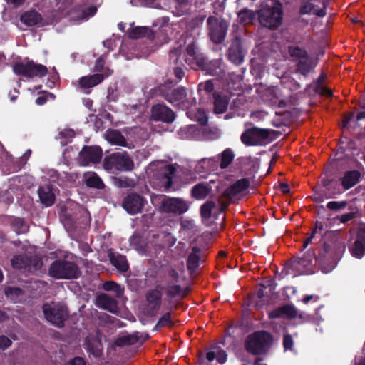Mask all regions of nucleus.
I'll list each match as a JSON object with an SVG mask.
<instances>
[{
    "label": "nucleus",
    "instance_id": "obj_1",
    "mask_svg": "<svg viewBox=\"0 0 365 365\" xmlns=\"http://www.w3.org/2000/svg\"><path fill=\"white\" fill-rule=\"evenodd\" d=\"M175 172V169L173 165L163 160L150 163L145 170L148 177L159 180L165 189L171 187Z\"/></svg>",
    "mask_w": 365,
    "mask_h": 365
},
{
    "label": "nucleus",
    "instance_id": "obj_2",
    "mask_svg": "<svg viewBox=\"0 0 365 365\" xmlns=\"http://www.w3.org/2000/svg\"><path fill=\"white\" fill-rule=\"evenodd\" d=\"M151 202L153 204L160 202V209L162 212L181 215L187 211L189 204L181 198L168 197L164 195H152Z\"/></svg>",
    "mask_w": 365,
    "mask_h": 365
},
{
    "label": "nucleus",
    "instance_id": "obj_3",
    "mask_svg": "<svg viewBox=\"0 0 365 365\" xmlns=\"http://www.w3.org/2000/svg\"><path fill=\"white\" fill-rule=\"evenodd\" d=\"M260 24L268 28L278 27L282 21V5L274 1L272 6L263 8L259 14Z\"/></svg>",
    "mask_w": 365,
    "mask_h": 365
},
{
    "label": "nucleus",
    "instance_id": "obj_4",
    "mask_svg": "<svg viewBox=\"0 0 365 365\" xmlns=\"http://www.w3.org/2000/svg\"><path fill=\"white\" fill-rule=\"evenodd\" d=\"M48 274L56 279H75L80 272L75 264L66 260H56L50 266Z\"/></svg>",
    "mask_w": 365,
    "mask_h": 365
},
{
    "label": "nucleus",
    "instance_id": "obj_5",
    "mask_svg": "<svg viewBox=\"0 0 365 365\" xmlns=\"http://www.w3.org/2000/svg\"><path fill=\"white\" fill-rule=\"evenodd\" d=\"M104 168L110 172L115 170L130 171L134 168V163L125 152L115 153L104 160Z\"/></svg>",
    "mask_w": 365,
    "mask_h": 365
},
{
    "label": "nucleus",
    "instance_id": "obj_6",
    "mask_svg": "<svg viewBox=\"0 0 365 365\" xmlns=\"http://www.w3.org/2000/svg\"><path fill=\"white\" fill-rule=\"evenodd\" d=\"M272 341V336L266 331H257L246 341V349L249 352L259 354L264 352Z\"/></svg>",
    "mask_w": 365,
    "mask_h": 365
},
{
    "label": "nucleus",
    "instance_id": "obj_7",
    "mask_svg": "<svg viewBox=\"0 0 365 365\" xmlns=\"http://www.w3.org/2000/svg\"><path fill=\"white\" fill-rule=\"evenodd\" d=\"M103 60L102 58L98 59L96 62L95 69L96 71H101V73L81 78L78 81L79 86L81 88H92L101 83L105 78L110 76L112 71L108 68H103Z\"/></svg>",
    "mask_w": 365,
    "mask_h": 365
},
{
    "label": "nucleus",
    "instance_id": "obj_8",
    "mask_svg": "<svg viewBox=\"0 0 365 365\" xmlns=\"http://www.w3.org/2000/svg\"><path fill=\"white\" fill-rule=\"evenodd\" d=\"M241 140L247 146L263 145L269 143V133L267 130L252 128L242 134Z\"/></svg>",
    "mask_w": 365,
    "mask_h": 365
},
{
    "label": "nucleus",
    "instance_id": "obj_9",
    "mask_svg": "<svg viewBox=\"0 0 365 365\" xmlns=\"http://www.w3.org/2000/svg\"><path fill=\"white\" fill-rule=\"evenodd\" d=\"M43 313L48 321L56 327H62L67 317V309L61 304L52 302L43 306Z\"/></svg>",
    "mask_w": 365,
    "mask_h": 365
},
{
    "label": "nucleus",
    "instance_id": "obj_10",
    "mask_svg": "<svg viewBox=\"0 0 365 365\" xmlns=\"http://www.w3.org/2000/svg\"><path fill=\"white\" fill-rule=\"evenodd\" d=\"M13 70L15 73L28 78L34 76L43 77L48 73V69L45 66L34 62H29L26 64L17 63L14 66Z\"/></svg>",
    "mask_w": 365,
    "mask_h": 365
},
{
    "label": "nucleus",
    "instance_id": "obj_11",
    "mask_svg": "<svg viewBox=\"0 0 365 365\" xmlns=\"http://www.w3.org/2000/svg\"><path fill=\"white\" fill-rule=\"evenodd\" d=\"M209 34L212 41L215 43H221L225 36L227 24L225 21L215 16H210L207 20Z\"/></svg>",
    "mask_w": 365,
    "mask_h": 365
},
{
    "label": "nucleus",
    "instance_id": "obj_12",
    "mask_svg": "<svg viewBox=\"0 0 365 365\" xmlns=\"http://www.w3.org/2000/svg\"><path fill=\"white\" fill-rule=\"evenodd\" d=\"M11 265L15 269H20L24 272H34L41 269L43 262L38 257H34L33 259L29 260L22 255H17L12 259Z\"/></svg>",
    "mask_w": 365,
    "mask_h": 365
},
{
    "label": "nucleus",
    "instance_id": "obj_13",
    "mask_svg": "<svg viewBox=\"0 0 365 365\" xmlns=\"http://www.w3.org/2000/svg\"><path fill=\"white\" fill-rule=\"evenodd\" d=\"M145 203V200L141 196L130 194L124 199L123 207L128 213L134 215L141 212Z\"/></svg>",
    "mask_w": 365,
    "mask_h": 365
},
{
    "label": "nucleus",
    "instance_id": "obj_14",
    "mask_svg": "<svg viewBox=\"0 0 365 365\" xmlns=\"http://www.w3.org/2000/svg\"><path fill=\"white\" fill-rule=\"evenodd\" d=\"M165 98L174 106H180L182 109H187L186 96L187 93L184 88L173 89L163 94Z\"/></svg>",
    "mask_w": 365,
    "mask_h": 365
},
{
    "label": "nucleus",
    "instance_id": "obj_15",
    "mask_svg": "<svg viewBox=\"0 0 365 365\" xmlns=\"http://www.w3.org/2000/svg\"><path fill=\"white\" fill-rule=\"evenodd\" d=\"M101 157L102 150L98 146L84 147L80 153V160L83 165L90 163H98L101 160Z\"/></svg>",
    "mask_w": 365,
    "mask_h": 365
},
{
    "label": "nucleus",
    "instance_id": "obj_16",
    "mask_svg": "<svg viewBox=\"0 0 365 365\" xmlns=\"http://www.w3.org/2000/svg\"><path fill=\"white\" fill-rule=\"evenodd\" d=\"M151 118L155 120L171 123L175 120V114L168 107L157 104L152 108Z\"/></svg>",
    "mask_w": 365,
    "mask_h": 365
},
{
    "label": "nucleus",
    "instance_id": "obj_17",
    "mask_svg": "<svg viewBox=\"0 0 365 365\" xmlns=\"http://www.w3.org/2000/svg\"><path fill=\"white\" fill-rule=\"evenodd\" d=\"M349 250L352 256L356 258L360 259L365 255V226L359 228L356 238Z\"/></svg>",
    "mask_w": 365,
    "mask_h": 365
},
{
    "label": "nucleus",
    "instance_id": "obj_18",
    "mask_svg": "<svg viewBox=\"0 0 365 365\" xmlns=\"http://www.w3.org/2000/svg\"><path fill=\"white\" fill-rule=\"evenodd\" d=\"M96 305L103 309L108 310L112 313L118 312V306L116 301L109 295L103 294L96 298Z\"/></svg>",
    "mask_w": 365,
    "mask_h": 365
},
{
    "label": "nucleus",
    "instance_id": "obj_19",
    "mask_svg": "<svg viewBox=\"0 0 365 365\" xmlns=\"http://www.w3.org/2000/svg\"><path fill=\"white\" fill-rule=\"evenodd\" d=\"M185 61L194 69L200 68L202 66V60L197 54L196 47L193 43L189 45L186 49Z\"/></svg>",
    "mask_w": 365,
    "mask_h": 365
},
{
    "label": "nucleus",
    "instance_id": "obj_20",
    "mask_svg": "<svg viewBox=\"0 0 365 365\" xmlns=\"http://www.w3.org/2000/svg\"><path fill=\"white\" fill-rule=\"evenodd\" d=\"M297 314L296 308L293 306L287 305L277 309L269 313L271 318H287L292 319Z\"/></svg>",
    "mask_w": 365,
    "mask_h": 365
},
{
    "label": "nucleus",
    "instance_id": "obj_21",
    "mask_svg": "<svg viewBox=\"0 0 365 365\" xmlns=\"http://www.w3.org/2000/svg\"><path fill=\"white\" fill-rule=\"evenodd\" d=\"M84 348L88 352L98 356L101 351V340L98 336H89L85 340Z\"/></svg>",
    "mask_w": 365,
    "mask_h": 365
},
{
    "label": "nucleus",
    "instance_id": "obj_22",
    "mask_svg": "<svg viewBox=\"0 0 365 365\" xmlns=\"http://www.w3.org/2000/svg\"><path fill=\"white\" fill-rule=\"evenodd\" d=\"M301 14H314L319 17H323L326 15L324 9H318L317 6L314 5L311 1H306L302 3L300 7Z\"/></svg>",
    "mask_w": 365,
    "mask_h": 365
},
{
    "label": "nucleus",
    "instance_id": "obj_23",
    "mask_svg": "<svg viewBox=\"0 0 365 365\" xmlns=\"http://www.w3.org/2000/svg\"><path fill=\"white\" fill-rule=\"evenodd\" d=\"M38 195L41 202L48 207L53 204L55 195L50 186H42L38 189Z\"/></svg>",
    "mask_w": 365,
    "mask_h": 365
},
{
    "label": "nucleus",
    "instance_id": "obj_24",
    "mask_svg": "<svg viewBox=\"0 0 365 365\" xmlns=\"http://www.w3.org/2000/svg\"><path fill=\"white\" fill-rule=\"evenodd\" d=\"M360 173L358 171L353 170L346 173L341 180L342 186L345 190H348L354 186L359 180Z\"/></svg>",
    "mask_w": 365,
    "mask_h": 365
},
{
    "label": "nucleus",
    "instance_id": "obj_25",
    "mask_svg": "<svg viewBox=\"0 0 365 365\" xmlns=\"http://www.w3.org/2000/svg\"><path fill=\"white\" fill-rule=\"evenodd\" d=\"M229 59L235 64H240L242 62L244 55L238 42L234 43L229 49Z\"/></svg>",
    "mask_w": 365,
    "mask_h": 365
},
{
    "label": "nucleus",
    "instance_id": "obj_26",
    "mask_svg": "<svg viewBox=\"0 0 365 365\" xmlns=\"http://www.w3.org/2000/svg\"><path fill=\"white\" fill-rule=\"evenodd\" d=\"M106 139L111 144L115 145L125 146V138L121 133L115 130H108L105 135Z\"/></svg>",
    "mask_w": 365,
    "mask_h": 365
},
{
    "label": "nucleus",
    "instance_id": "obj_27",
    "mask_svg": "<svg viewBox=\"0 0 365 365\" xmlns=\"http://www.w3.org/2000/svg\"><path fill=\"white\" fill-rule=\"evenodd\" d=\"M83 179L86 184L89 187L98 189H101L103 187V182L95 173L88 172L85 173Z\"/></svg>",
    "mask_w": 365,
    "mask_h": 365
},
{
    "label": "nucleus",
    "instance_id": "obj_28",
    "mask_svg": "<svg viewBox=\"0 0 365 365\" xmlns=\"http://www.w3.org/2000/svg\"><path fill=\"white\" fill-rule=\"evenodd\" d=\"M111 264L119 271L125 272L128 268V264L125 257L118 254H111L110 255Z\"/></svg>",
    "mask_w": 365,
    "mask_h": 365
},
{
    "label": "nucleus",
    "instance_id": "obj_29",
    "mask_svg": "<svg viewBox=\"0 0 365 365\" xmlns=\"http://www.w3.org/2000/svg\"><path fill=\"white\" fill-rule=\"evenodd\" d=\"M21 20L26 25L31 26L38 24L41 21V18L38 13L34 11H31L22 15Z\"/></svg>",
    "mask_w": 365,
    "mask_h": 365
},
{
    "label": "nucleus",
    "instance_id": "obj_30",
    "mask_svg": "<svg viewBox=\"0 0 365 365\" xmlns=\"http://www.w3.org/2000/svg\"><path fill=\"white\" fill-rule=\"evenodd\" d=\"M187 115L192 120L199 122L200 124H205L207 121L206 113L202 109L195 110L193 108H187Z\"/></svg>",
    "mask_w": 365,
    "mask_h": 365
},
{
    "label": "nucleus",
    "instance_id": "obj_31",
    "mask_svg": "<svg viewBox=\"0 0 365 365\" xmlns=\"http://www.w3.org/2000/svg\"><path fill=\"white\" fill-rule=\"evenodd\" d=\"M206 358L210 361L216 359L220 364H223L227 360V354L225 351L214 348L212 350L207 351Z\"/></svg>",
    "mask_w": 365,
    "mask_h": 365
},
{
    "label": "nucleus",
    "instance_id": "obj_32",
    "mask_svg": "<svg viewBox=\"0 0 365 365\" xmlns=\"http://www.w3.org/2000/svg\"><path fill=\"white\" fill-rule=\"evenodd\" d=\"M200 250L195 247L190 254L187 259V268L190 272H194L199 265Z\"/></svg>",
    "mask_w": 365,
    "mask_h": 365
},
{
    "label": "nucleus",
    "instance_id": "obj_33",
    "mask_svg": "<svg viewBox=\"0 0 365 365\" xmlns=\"http://www.w3.org/2000/svg\"><path fill=\"white\" fill-rule=\"evenodd\" d=\"M210 192V189L204 184H199L195 186L192 189V196L197 200L205 199Z\"/></svg>",
    "mask_w": 365,
    "mask_h": 365
},
{
    "label": "nucleus",
    "instance_id": "obj_34",
    "mask_svg": "<svg viewBox=\"0 0 365 365\" xmlns=\"http://www.w3.org/2000/svg\"><path fill=\"white\" fill-rule=\"evenodd\" d=\"M235 155L233 151L230 149H225L220 155V166L222 169H225L232 162Z\"/></svg>",
    "mask_w": 365,
    "mask_h": 365
},
{
    "label": "nucleus",
    "instance_id": "obj_35",
    "mask_svg": "<svg viewBox=\"0 0 365 365\" xmlns=\"http://www.w3.org/2000/svg\"><path fill=\"white\" fill-rule=\"evenodd\" d=\"M227 100L225 97L218 95L215 96L214 110L216 113H224L227 107Z\"/></svg>",
    "mask_w": 365,
    "mask_h": 365
},
{
    "label": "nucleus",
    "instance_id": "obj_36",
    "mask_svg": "<svg viewBox=\"0 0 365 365\" xmlns=\"http://www.w3.org/2000/svg\"><path fill=\"white\" fill-rule=\"evenodd\" d=\"M249 185L250 182L247 179H240L231 186L230 192L233 195H237L247 190Z\"/></svg>",
    "mask_w": 365,
    "mask_h": 365
},
{
    "label": "nucleus",
    "instance_id": "obj_37",
    "mask_svg": "<svg viewBox=\"0 0 365 365\" xmlns=\"http://www.w3.org/2000/svg\"><path fill=\"white\" fill-rule=\"evenodd\" d=\"M199 165L205 170L212 171L218 167V159L212 158H204L199 162Z\"/></svg>",
    "mask_w": 365,
    "mask_h": 365
},
{
    "label": "nucleus",
    "instance_id": "obj_38",
    "mask_svg": "<svg viewBox=\"0 0 365 365\" xmlns=\"http://www.w3.org/2000/svg\"><path fill=\"white\" fill-rule=\"evenodd\" d=\"M74 135L75 133L72 129L64 128L59 131L57 138L60 140L62 145H65Z\"/></svg>",
    "mask_w": 365,
    "mask_h": 365
},
{
    "label": "nucleus",
    "instance_id": "obj_39",
    "mask_svg": "<svg viewBox=\"0 0 365 365\" xmlns=\"http://www.w3.org/2000/svg\"><path fill=\"white\" fill-rule=\"evenodd\" d=\"M5 294L9 299L16 302L21 299L23 292L19 288L9 287L6 289Z\"/></svg>",
    "mask_w": 365,
    "mask_h": 365
},
{
    "label": "nucleus",
    "instance_id": "obj_40",
    "mask_svg": "<svg viewBox=\"0 0 365 365\" xmlns=\"http://www.w3.org/2000/svg\"><path fill=\"white\" fill-rule=\"evenodd\" d=\"M255 18V14L249 9L242 10L238 13V19L244 24L252 23Z\"/></svg>",
    "mask_w": 365,
    "mask_h": 365
},
{
    "label": "nucleus",
    "instance_id": "obj_41",
    "mask_svg": "<svg viewBox=\"0 0 365 365\" xmlns=\"http://www.w3.org/2000/svg\"><path fill=\"white\" fill-rule=\"evenodd\" d=\"M103 288L106 291H114L118 297L122 295L124 292L123 287L112 281L106 282L103 284Z\"/></svg>",
    "mask_w": 365,
    "mask_h": 365
},
{
    "label": "nucleus",
    "instance_id": "obj_42",
    "mask_svg": "<svg viewBox=\"0 0 365 365\" xmlns=\"http://www.w3.org/2000/svg\"><path fill=\"white\" fill-rule=\"evenodd\" d=\"M150 29L148 27H136L133 29L129 33V36L132 38H138L148 35Z\"/></svg>",
    "mask_w": 365,
    "mask_h": 365
},
{
    "label": "nucleus",
    "instance_id": "obj_43",
    "mask_svg": "<svg viewBox=\"0 0 365 365\" xmlns=\"http://www.w3.org/2000/svg\"><path fill=\"white\" fill-rule=\"evenodd\" d=\"M176 6L175 10L173 12L176 16H182L185 11L188 10V1L187 0H175Z\"/></svg>",
    "mask_w": 365,
    "mask_h": 365
},
{
    "label": "nucleus",
    "instance_id": "obj_44",
    "mask_svg": "<svg viewBox=\"0 0 365 365\" xmlns=\"http://www.w3.org/2000/svg\"><path fill=\"white\" fill-rule=\"evenodd\" d=\"M215 207V203L211 201L206 202L201 207V215L204 220H208L211 216L212 209Z\"/></svg>",
    "mask_w": 365,
    "mask_h": 365
},
{
    "label": "nucleus",
    "instance_id": "obj_45",
    "mask_svg": "<svg viewBox=\"0 0 365 365\" xmlns=\"http://www.w3.org/2000/svg\"><path fill=\"white\" fill-rule=\"evenodd\" d=\"M290 55L299 60H307V54L305 51L298 46H291L289 48Z\"/></svg>",
    "mask_w": 365,
    "mask_h": 365
},
{
    "label": "nucleus",
    "instance_id": "obj_46",
    "mask_svg": "<svg viewBox=\"0 0 365 365\" xmlns=\"http://www.w3.org/2000/svg\"><path fill=\"white\" fill-rule=\"evenodd\" d=\"M268 92L272 96L271 97L270 100L274 103H279V106H283L284 105V101L279 100V98L281 96V92L277 87L273 86L272 88H269Z\"/></svg>",
    "mask_w": 365,
    "mask_h": 365
},
{
    "label": "nucleus",
    "instance_id": "obj_47",
    "mask_svg": "<svg viewBox=\"0 0 365 365\" xmlns=\"http://www.w3.org/2000/svg\"><path fill=\"white\" fill-rule=\"evenodd\" d=\"M138 341L139 338L137 334L127 335L119 338L117 340L116 344L118 346H122L124 344H133L138 342Z\"/></svg>",
    "mask_w": 365,
    "mask_h": 365
},
{
    "label": "nucleus",
    "instance_id": "obj_48",
    "mask_svg": "<svg viewBox=\"0 0 365 365\" xmlns=\"http://www.w3.org/2000/svg\"><path fill=\"white\" fill-rule=\"evenodd\" d=\"M313 67L314 66L308 57L307 60L302 59L299 61L298 71L304 75L308 73Z\"/></svg>",
    "mask_w": 365,
    "mask_h": 365
},
{
    "label": "nucleus",
    "instance_id": "obj_49",
    "mask_svg": "<svg viewBox=\"0 0 365 365\" xmlns=\"http://www.w3.org/2000/svg\"><path fill=\"white\" fill-rule=\"evenodd\" d=\"M160 298L161 292L158 289L151 290L147 294V299L150 304H158Z\"/></svg>",
    "mask_w": 365,
    "mask_h": 365
},
{
    "label": "nucleus",
    "instance_id": "obj_50",
    "mask_svg": "<svg viewBox=\"0 0 365 365\" xmlns=\"http://www.w3.org/2000/svg\"><path fill=\"white\" fill-rule=\"evenodd\" d=\"M181 229L182 232H194L195 230V226L193 220L187 219L182 220Z\"/></svg>",
    "mask_w": 365,
    "mask_h": 365
},
{
    "label": "nucleus",
    "instance_id": "obj_51",
    "mask_svg": "<svg viewBox=\"0 0 365 365\" xmlns=\"http://www.w3.org/2000/svg\"><path fill=\"white\" fill-rule=\"evenodd\" d=\"M214 89V84L211 81H207L201 83L198 86L199 91H205L206 93H211Z\"/></svg>",
    "mask_w": 365,
    "mask_h": 365
},
{
    "label": "nucleus",
    "instance_id": "obj_52",
    "mask_svg": "<svg viewBox=\"0 0 365 365\" xmlns=\"http://www.w3.org/2000/svg\"><path fill=\"white\" fill-rule=\"evenodd\" d=\"M170 325H171L170 314H165L158 321V324H156V327L160 328V327L170 326Z\"/></svg>",
    "mask_w": 365,
    "mask_h": 365
},
{
    "label": "nucleus",
    "instance_id": "obj_53",
    "mask_svg": "<svg viewBox=\"0 0 365 365\" xmlns=\"http://www.w3.org/2000/svg\"><path fill=\"white\" fill-rule=\"evenodd\" d=\"M346 205V202H336V201H331L329 202L327 205V207L329 210H339L341 208H344Z\"/></svg>",
    "mask_w": 365,
    "mask_h": 365
},
{
    "label": "nucleus",
    "instance_id": "obj_54",
    "mask_svg": "<svg viewBox=\"0 0 365 365\" xmlns=\"http://www.w3.org/2000/svg\"><path fill=\"white\" fill-rule=\"evenodd\" d=\"M115 183L120 187H131L133 185V182L126 178H118L115 180Z\"/></svg>",
    "mask_w": 365,
    "mask_h": 365
},
{
    "label": "nucleus",
    "instance_id": "obj_55",
    "mask_svg": "<svg viewBox=\"0 0 365 365\" xmlns=\"http://www.w3.org/2000/svg\"><path fill=\"white\" fill-rule=\"evenodd\" d=\"M11 344V341L6 336H0V349H5L9 347Z\"/></svg>",
    "mask_w": 365,
    "mask_h": 365
},
{
    "label": "nucleus",
    "instance_id": "obj_56",
    "mask_svg": "<svg viewBox=\"0 0 365 365\" xmlns=\"http://www.w3.org/2000/svg\"><path fill=\"white\" fill-rule=\"evenodd\" d=\"M284 347L286 350L291 349L293 346V340L290 335H285L284 337Z\"/></svg>",
    "mask_w": 365,
    "mask_h": 365
},
{
    "label": "nucleus",
    "instance_id": "obj_57",
    "mask_svg": "<svg viewBox=\"0 0 365 365\" xmlns=\"http://www.w3.org/2000/svg\"><path fill=\"white\" fill-rule=\"evenodd\" d=\"M66 365H86L85 360L82 357H75Z\"/></svg>",
    "mask_w": 365,
    "mask_h": 365
},
{
    "label": "nucleus",
    "instance_id": "obj_58",
    "mask_svg": "<svg viewBox=\"0 0 365 365\" xmlns=\"http://www.w3.org/2000/svg\"><path fill=\"white\" fill-rule=\"evenodd\" d=\"M354 217L353 212L346 213L339 217V220L342 223H346L351 220Z\"/></svg>",
    "mask_w": 365,
    "mask_h": 365
},
{
    "label": "nucleus",
    "instance_id": "obj_59",
    "mask_svg": "<svg viewBox=\"0 0 365 365\" xmlns=\"http://www.w3.org/2000/svg\"><path fill=\"white\" fill-rule=\"evenodd\" d=\"M53 95L51 93H46V94H44L41 96H39L36 98V103L38 104V105H43L44 104L46 101L48 100V97H52Z\"/></svg>",
    "mask_w": 365,
    "mask_h": 365
},
{
    "label": "nucleus",
    "instance_id": "obj_60",
    "mask_svg": "<svg viewBox=\"0 0 365 365\" xmlns=\"http://www.w3.org/2000/svg\"><path fill=\"white\" fill-rule=\"evenodd\" d=\"M97 9L95 6H92L88 9L89 14L83 13V16L82 17L83 19H87L88 17L92 16L96 12Z\"/></svg>",
    "mask_w": 365,
    "mask_h": 365
},
{
    "label": "nucleus",
    "instance_id": "obj_61",
    "mask_svg": "<svg viewBox=\"0 0 365 365\" xmlns=\"http://www.w3.org/2000/svg\"><path fill=\"white\" fill-rule=\"evenodd\" d=\"M353 117H354L353 113H351V114L348 115L347 116H346L344 118V119L343 120L341 127L345 128L346 126H347V125L349 123V122L351 121V120Z\"/></svg>",
    "mask_w": 365,
    "mask_h": 365
},
{
    "label": "nucleus",
    "instance_id": "obj_62",
    "mask_svg": "<svg viewBox=\"0 0 365 365\" xmlns=\"http://www.w3.org/2000/svg\"><path fill=\"white\" fill-rule=\"evenodd\" d=\"M175 75L179 79L181 80L184 76V71L182 68H176L175 69Z\"/></svg>",
    "mask_w": 365,
    "mask_h": 365
},
{
    "label": "nucleus",
    "instance_id": "obj_63",
    "mask_svg": "<svg viewBox=\"0 0 365 365\" xmlns=\"http://www.w3.org/2000/svg\"><path fill=\"white\" fill-rule=\"evenodd\" d=\"M317 299L318 297L315 295H307L305 296L302 299V301L304 303V304H307L308 302H309L312 299Z\"/></svg>",
    "mask_w": 365,
    "mask_h": 365
},
{
    "label": "nucleus",
    "instance_id": "obj_64",
    "mask_svg": "<svg viewBox=\"0 0 365 365\" xmlns=\"http://www.w3.org/2000/svg\"><path fill=\"white\" fill-rule=\"evenodd\" d=\"M316 233H317V229H315L312 232L311 237L307 238L306 240V241L304 242V245H303L304 248H305V247H307L308 246V245L310 243L312 239L314 237V236L315 235Z\"/></svg>",
    "mask_w": 365,
    "mask_h": 365
}]
</instances>
